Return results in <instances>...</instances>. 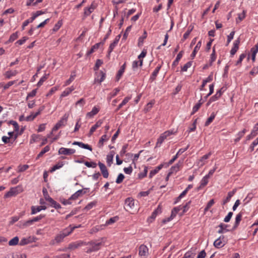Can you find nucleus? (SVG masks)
I'll return each instance as SVG.
<instances>
[{"label": "nucleus", "instance_id": "1", "mask_svg": "<svg viewBox=\"0 0 258 258\" xmlns=\"http://www.w3.org/2000/svg\"><path fill=\"white\" fill-rule=\"evenodd\" d=\"M74 229L75 227H71V226L64 229L56 235L55 238L51 241L50 244L51 245H54L56 243L62 242L63 238L70 235Z\"/></svg>", "mask_w": 258, "mask_h": 258}, {"label": "nucleus", "instance_id": "2", "mask_svg": "<svg viewBox=\"0 0 258 258\" xmlns=\"http://www.w3.org/2000/svg\"><path fill=\"white\" fill-rule=\"evenodd\" d=\"M177 133V131L169 130L165 131L163 133L161 134L159 138L157 140L156 147H160L164 141L168 137L172 135H175Z\"/></svg>", "mask_w": 258, "mask_h": 258}, {"label": "nucleus", "instance_id": "3", "mask_svg": "<svg viewBox=\"0 0 258 258\" xmlns=\"http://www.w3.org/2000/svg\"><path fill=\"white\" fill-rule=\"evenodd\" d=\"M124 208L127 211L133 210L135 208V201L132 198H128L125 200Z\"/></svg>", "mask_w": 258, "mask_h": 258}, {"label": "nucleus", "instance_id": "4", "mask_svg": "<svg viewBox=\"0 0 258 258\" xmlns=\"http://www.w3.org/2000/svg\"><path fill=\"white\" fill-rule=\"evenodd\" d=\"M87 243L85 241L79 240L72 242L68 245L67 249L74 250L84 245H86Z\"/></svg>", "mask_w": 258, "mask_h": 258}, {"label": "nucleus", "instance_id": "5", "mask_svg": "<svg viewBox=\"0 0 258 258\" xmlns=\"http://www.w3.org/2000/svg\"><path fill=\"white\" fill-rule=\"evenodd\" d=\"M90 245L91 246V247L88 248L86 250V252L90 253L93 251H95L100 249V246L102 245L101 242H98V243H93V242H89L87 243L86 245Z\"/></svg>", "mask_w": 258, "mask_h": 258}, {"label": "nucleus", "instance_id": "6", "mask_svg": "<svg viewBox=\"0 0 258 258\" xmlns=\"http://www.w3.org/2000/svg\"><path fill=\"white\" fill-rule=\"evenodd\" d=\"M139 254L141 258H147L149 254V249L146 245L143 244L139 247Z\"/></svg>", "mask_w": 258, "mask_h": 258}, {"label": "nucleus", "instance_id": "7", "mask_svg": "<svg viewBox=\"0 0 258 258\" xmlns=\"http://www.w3.org/2000/svg\"><path fill=\"white\" fill-rule=\"evenodd\" d=\"M45 107L44 106H41L38 109L37 112L35 113L32 112L30 114V115L27 116L26 117V121H32L37 116L39 115L41 112L44 109Z\"/></svg>", "mask_w": 258, "mask_h": 258}, {"label": "nucleus", "instance_id": "8", "mask_svg": "<svg viewBox=\"0 0 258 258\" xmlns=\"http://www.w3.org/2000/svg\"><path fill=\"white\" fill-rule=\"evenodd\" d=\"M20 192V191L19 190L18 187H12L8 192L6 193V194L4 196V198H8L11 197L15 196Z\"/></svg>", "mask_w": 258, "mask_h": 258}, {"label": "nucleus", "instance_id": "9", "mask_svg": "<svg viewBox=\"0 0 258 258\" xmlns=\"http://www.w3.org/2000/svg\"><path fill=\"white\" fill-rule=\"evenodd\" d=\"M182 161H179L177 164L172 166L168 173V176H170L171 174L174 173H176L177 171H178L182 167Z\"/></svg>", "mask_w": 258, "mask_h": 258}, {"label": "nucleus", "instance_id": "10", "mask_svg": "<svg viewBox=\"0 0 258 258\" xmlns=\"http://www.w3.org/2000/svg\"><path fill=\"white\" fill-rule=\"evenodd\" d=\"M76 150L74 149L66 148L63 147L60 148L58 150V154H62L65 155H70L75 153Z\"/></svg>", "mask_w": 258, "mask_h": 258}, {"label": "nucleus", "instance_id": "11", "mask_svg": "<svg viewBox=\"0 0 258 258\" xmlns=\"http://www.w3.org/2000/svg\"><path fill=\"white\" fill-rule=\"evenodd\" d=\"M98 166L103 177L105 178H107L108 177L109 173L106 166L101 162L98 163Z\"/></svg>", "mask_w": 258, "mask_h": 258}, {"label": "nucleus", "instance_id": "12", "mask_svg": "<svg viewBox=\"0 0 258 258\" xmlns=\"http://www.w3.org/2000/svg\"><path fill=\"white\" fill-rule=\"evenodd\" d=\"M224 236H220L219 238L217 239L214 242V245L217 248H220L223 247L225 242L224 240Z\"/></svg>", "mask_w": 258, "mask_h": 258}, {"label": "nucleus", "instance_id": "13", "mask_svg": "<svg viewBox=\"0 0 258 258\" xmlns=\"http://www.w3.org/2000/svg\"><path fill=\"white\" fill-rule=\"evenodd\" d=\"M103 123V121L102 120H99L96 123L91 127L89 133V137H90L93 133L95 131V130L100 127Z\"/></svg>", "mask_w": 258, "mask_h": 258}, {"label": "nucleus", "instance_id": "14", "mask_svg": "<svg viewBox=\"0 0 258 258\" xmlns=\"http://www.w3.org/2000/svg\"><path fill=\"white\" fill-rule=\"evenodd\" d=\"M18 72L17 70H8L5 72L4 74L5 77L9 79L11 78L12 77L15 76L18 74Z\"/></svg>", "mask_w": 258, "mask_h": 258}, {"label": "nucleus", "instance_id": "15", "mask_svg": "<svg viewBox=\"0 0 258 258\" xmlns=\"http://www.w3.org/2000/svg\"><path fill=\"white\" fill-rule=\"evenodd\" d=\"M100 110V108L94 106L90 112H89L86 114V117L88 118H92L95 115L98 113Z\"/></svg>", "mask_w": 258, "mask_h": 258}, {"label": "nucleus", "instance_id": "16", "mask_svg": "<svg viewBox=\"0 0 258 258\" xmlns=\"http://www.w3.org/2000/svg\"><path fill=\"white\" fill-rule=\"evenodd\" d=\"M221 95V91L220 90H218L214 96H212L210 98L209 100L207 103V105L209 106L211 102L216 101L219 98H220Z\"/></svg>", "mask_w": 258, "mask_h": 258}, {"label": "nucleus", "instance_id": "17", "mask_svg": "<svg viewBox=\"0 0 258 258\" xmlns=\"http://www.w3.org/2000/svg\"><path fill=\"white\" fill-rule=\"evenodd\" d=\"M211 153L210 152L207 154L204 155L198 161V165L200 167L203 166L206 163V160L208 159L209 157L211 156Z\"/></svg>", "mask_w": 258, "mask_h": 258}, {"label": "nucleus", "instance_id": "18", "mask_svg": "<svg viewBox=\"0 0 258 258\" xmlns=\"http://www.w3.org/2000/svg\"><path fill=\"white\" fill-rule=\"evenodd\" d=\"M239 43L240 40L239 39L235 40L233 43V47L232 48L230 51V54L231 55H233L235 54L238 49Z\"/></svg>", "mask_w": 258, "mask_h": 258}, {"label": "nucleus", "instance_id": "19", "mask_svg": "<svg viewBox=\"0 0 258 258\" xmlns=\"http://www.w3.org/2000/svg\"><path fill=\"white\" fill-rule=\"evenodd\" d=\"M46 209V207L45 206H32L31 207V214H35L37 212H39L42 210H45Z\"/></svg>", "mask_w": 258, "mask_h": 258}, {"label": "nucleus", "instance_id": "20", "mask_svg": "<svg viewBox=\"0 0 258 258\" xmlns=\"http://www.w3.org/2000/svg\"><path fill=\"white\" fill-rule=\"evenodd\" d=\"M105 77V74L102 71H100L98 76L94 80V83L98 82L101 83L104 80Z\"/></svg>", "mask_w": 258, "mask_h": 258}, {"label": "nucleus", "instance_id": "21", "mask_svg": "<svg viewBox=\"0 0 258 258\" xmlns=\"http://www.w3.org/2000/svg\"><path fill=\"white\" fill-rule=\"evenodd\" d=\"M75 89L73 86H71V87L67 88L65 89L61 93L60 96V98H63L68 96L71 92L74 91Z\"/></svg>", "mask_w": 258, "mask_h": 258}, {"label": "nucleus", "instance_id": "22", "mask_svg": "<svg viewBox=\"0 0 258 258\" xmlns=\"http://www.w3.org/2000/svg\"><path fill=\"white\" fill-rule=\"evenodd\" d=\"M33 238L31 237H27V238H23L21 240L19 244L20 245H26L27 244H29L30 243L33 242Z\"/></svg>", "mask_w": 258, "mask_h": 258}, {"label": "nucleus", "instance_id": "23", "mask_svg": "<svg viewBox=\"0 0 258 258\" xmlns=\"http://www.w3.org/2000/svg\"><path fill=\"white\" fill-rule=\"evenodd\" d=\"M73 145H78L81 148H84V149H88L90 151H92V148L88 144H85L82 142H74L73 143Z\"/></svg>", "mask_w": 258, "mask_h": 258}, {"label": "nucleus", "instance_id": "24", "mask_svg": "<svg viewBox=\"0 0 258 258\" xmlns=\"http://www.w3.org/2000/svg\"><path fill=\"white\" fill-rule=\"evenodd\" d=\"M236 192V189H234L232 191H231L228 193V196L227 198L223 200V205L226 204L227 203L229 202L231 198V197L235 194Z\"/></svg>", "mask_w": 258, "mask_h": 258}, {"label": "nucleus", "instance_id": "25", "mask_svg": "<svg viewBox=\"0 0 258 258\" xmlns=\"http://www.w3.org/2000/svg\"><path fill=\"white\" fill-rule=\"evenodd\" d=\"M64 165V163L63 161L58 162L57 164L54 165L50 169V171L53 172L57 169H60Z\"/></svg>", "mask_w": 258, "mask_h": 258}, {"label": "nucleus", "instance_id": "26", "mask_svg": "<svg viewBox=\"0 0 258 258\" xmlns=\"http://www.w3.org/2000/svg\"><path fill=\"white\" fill-rule=\"evenodd\" d=\"M109 139V137L106 135H103L100 139L98 146L99 148H101L103 146L104 142L107 141Z\"/></svg>", "mask_w": 258, "mask_h": 258}, {"label": "nucleus", "instance_id": "27", "mask_svg": "<svg viewBox=\"0 0 258 258\" xmlns=\"http://www.w3.org/2000/svg\"><path fill=\"white\" fill-rule=\"evenodd\" d=\"M163 166L162 164H161L156 167L154 170H151L149 173V177L152 178L154 175L158 173V171L162 168Z\"/></svg>", "mask_w": 258, "mask_h": 258}, {"label": "nucleus", "instance_id": "28", "mask_svg": "<svg viewBox=\"0 0 258 258\" xmlns=\"http://www.w3.org/2000/svg\"><path fill=\"white\" fill-rule=\"evenodd\" d=\"M69 117V114H65L60 119V120L57 122L61 126H64L67 122L68 118Z\"/></svg>", "mask_w": 258, "mask_h": 258}, {"label": "nucleus", "instance_id": "29", "mask_svg": "<svg viewBox=\"0 0 258 258\" xmlns=\"http://www.w3.org/2000/svg\"><path fill=\"white\" fill-rule=\"evenodd\" d=\"M114 152L112 151V152H110L109 153V154H108L107 155L106 162L109 166H110L112 162L113 157H114Z\"/></svg>", "mask_w": 258, "mask_h": 258}, {"label": "nucleus", "instance_id": "30", "mask_svg": "<svg viewBox=\"0 0 258 258\" xmlns=\"http://www.w3.org/2000/svg\"><path fill=\"white\" fill-rule=\"evenodd\" d=\"M202 45V42L201 41H200L198 42L196 46H195L194 50L193 52H192L191 54V57L193 58L196 56L197 52L199 51L200 49L201 46Z\"/></svg>", "mask_w": 258, "mask_h": 258}, {"label": "nucleus", "instance_id": "31", "mask_svg": "<svg viewBox=\"0 0 258 258\" xmlns=\"http://www.w3.org/2000/svg\"><path fill=\"white\" fill-rule=\"evenodd\" d=\"M125 64H123L121 66V67L120 69V70L118 71V73L117 74L116 77V80L117 81L120 79V78L122 76L123 73H124V70H125Z\"/></svg>", "mask_w": 258, "mask_h": 258}, {"label": "nucleus", "instance_id": "32", "mask_svg": "<svg viewBox=\"0 0 258 258\" xmlns=\"http://www.w3.org/2000/svg\"><path fill=\"white\" fill-rule=\"evenodd\" d=\"M246 15V11L243 10L242 13L238 14V17L236 19V23H239L242 21L245 18Z\"/></svg>", "mask_w": 258, "mask_h": 258}, {"label": "nucleus", "instance_id": "33", "mask_svg": "<svg viewBox=\"0 0 258 258\" xmlns=\"http://www.w3.org/2000/svg\"><path fill=\"white\" fill-rule=\"evenodd\" d=\"M192 187V184H189L188 185V186L186 188V189L184 190H183L180 194V195L178 196V197L177 198V200H179L181 198H182L186 194V193L187 192L188 190L189 189L191 188Z\"/></svg>", "mask_w": 258, "mask_h": 258}, {"label": "nucleus", "instance_id": "34", "mask_svg": "<svg viewBox=\"0 0 258 258\" xmlns=\"http://www.w3.org/2000/svg\"><path fill=\"white\" fill-rule=\"evenodd\" d=\"M183 51H181L179 52V53L177 54L176 58L175 60L173 62L172 66H176L178 63V62L179 60L181 59V58L182 56Z\"/></svg>", "mask_w": 258, "mask_h": 258}, {"label": "nucleus", "instance_id": "35", "mask_svg": "<svg viewBox=\"0 0 258 258\" xmlns=\"http://www.w3.org/2000/svg\"><path fill=\"white\" fill-rule=\"evenodd\" d=\"M227 225L221 223L219 226V229L218 231L219 233H224L228 230H227Z\"/></svg>", "mask_w": 258, "mask_h": 258}, {"label": "nucleus", "instance_id": "36", "mask_svg": "<svg viewBox=\"0 0 258 258\" xmlns=\"http://www.w3.org/2000/svg\"><path fill=\"white\" fill-rule=\"evenodd\" d=\"M160 68H161V66L157 67L155 69V70L154 71V72H153V73H152V75H151V76L150 77V80L152 81H154L155 79L157 74L159 73V71Z\"/></svg>", "mask_w": 258, "mask_h": 258}, {"label": "nucleus", "instance_id": "37", "mask_svg": "<svg viewBox=\"0 0 258 258\" xmlns=\"http://www.w3.org/2000/svg\"><path fill=\"white\" fill-rule=\"evenodd\" d=\"M95 9V7L92 5L89 8L84 10V15L86 16H89Z\"/></svg>", "mask_w": 258, "mask_h": 258}, {"label": "nucleus", "instance_id": "38", "mask_svg": "<svg viewBox=\"0 0 258 258\" xmlns=\"http://www.w3.org/2000/svg\"><path fill=\"white\" fill-rule=\"evenodd\" d=\"M246 132V130L245 129H243L242 131L239 132L237 134V137L234 140L235 142H238L240 139L244 135L245 133Z\"/></svg>", "mask_w": 258, "mask_h": 258}, {"label": "nucleus", "instance_id": "39", "mask_svg": "<svg viewBox=\"0 0 258 258\" xmlns=\"http://www.w3.org/2000/svg\"><path fill=\"white\" fill-rule=\"evenodd\" d=\"M195 255V252H193L192 250H189L184 254L183 258H194Z\"/></svg>", "mask_w": 258, "mask_h": 258}, {"label": "nucleus", "instance_id": "40", "mask_svg": "<svg viewBox=\"0 0 258 258\" xmlns=\"http://www.w3.org/2000/svg\"><path fill=\"white\" fill-rule=\"evenodd\" d=\"M147 33L146 31H144L143 35L139 38L138 45L142 46L143 44L144 40L146 38Z\"/></svg>", "mask_w": 258, "mask_h": 258}, {"label": "nucleus", "instance_id": "41", "mask_svg": "<svg viewBox=\"0 0 258 258\" xmlns=\"http://www.w3.org/2000/svg\"><path fill=\"white\" fill-rule=\"evenodd\" d=\"M83 192V190L82 189L79 190L77 191L75 194H74L70 198V200H76L81 195H82Z\"/></svg>", "mask_w": 258, "mask_h": 258}, {"label": "nucleus", "instance_id": "42", "mask_svg": "<svg viewBox=\"0 0 258 258\" xmlns=\"http://www.w3.org/2000/svg\"><path fill=\"white\" fill-rule=\"evenodd\" d=\"M49 150H50L49 146H46V147H45L44 148V149L38 154L36 159H37L39 158L40 157H41V156H42L44 153L48 152L49 151Z\"/></svg>", "mask_w": 258, "mask_h": 258}, {"label": "nucleus", "instance_id": "43", "mask_svg": "<svg viewBox=\"0 0 258 258\" xmlns=\"http://www.w3.org/2000/svg\"><path fill=\"white\" fill-rule=\"evenodd\" d=\"M147 53V51L144 50L142 51L141 54L138 56V58L140 59V66L142 67L143 65V60L142 59L145 57Z\"/></svg>", "mask_w": 258, "mask_h": 258}, {"label": "nucleus", "instance_id": "44", "mask_svg": "<svg viewBox=\"0 0 258 258\" xmlns=\"http://www.w3.org/2000/svg\"><path fill=\"white\" fill-rule=\"evenodd\" d=\"M19 242V238L16 236L10 240L9 242V244L10 246L16 245Z\"/></svg>", "mask_w": 258, "mask_h": 258}, {"label": "nucleus", "instance_id": "45", "mask_svg": "<svg viewBox=\"0 0 258 258\" xmlns=\"http://www.w3.org/2000/svg\"><path fill=\"white\" fill-rule=\"evenodd\" d=\"M215 116H216L215 113L214 112H213L211 114V116L208 118L207 120L205 122V125L206 126L209 125L210 124V123H211L213 121V120H214V119L215 117Z\"/></svg>", "mask_w": 258, "mask_h": 258}, {"label": "nucleus", "instance_id": "46", "mask_svg": "<svg viewBox=\"0 0 258 258\" xmlns=\"http://www.w3.org/2000/svg\"><path fill=\"white\" fill-rule=\"evenodd\" d=\"M76 77V74L75 73H72L70 78L67 80L64 83V86H67L69 85L74 79Z\"/></svg>", "mask_w": 258, "mask_h": 258}, {"label": "nucleus", "instance_id": "47", "mask_svg": "<svg viewBox=\"0 0 258 258\" xmlns=\"http://www.w3.org/2000/svg\"><path fill=\"white\" fill-rule=\"evenodd\" d=\"M242 218V214L241 213L238 214L235 218V222L234 227H236L239 224L240 221H241Z\"/></svg>", "mask_w": 258, "mask_h": 258}, {"label": "nucleus", "instance_id": "48", "mask_svg": "<svg viewBox=\"0 0 258 258\" xmlns=\"http://www.w3.org/2000/svg\"><path fill=\"white\" fill-rule=\"evenodd\" d=\"M216 58V50H215V46H214L213 47L212 53V54H211V57H210V63H212L213 62H214V61H215Z\"/></svg>", "mask_w": 258, "mask_h": 258}, {"label": "nucleus", "instance_id": "49", "mask_svg": "<svg viewBox=\"0 0 258 258\" xmlns=\"http://www.w3.org/2000/svg\"><path fill=\"white\" fill-rule=\"evenodd\" d=\"M147 172H148V168H147V167L145 166L143 171L141 172V173H140L139 174V175H138L139 177L140 178H143L145 177V176H146Z\"/></svg>", "mask_w": 258, "mask_h": 258}, {"label": "nucleus", "instance_id": "50", "mask_svg": "<svg viewBox=\"0 0 258 258\" xmlns=\"http://www.w3.org/2000/svg\"><path fill=\"white\" fill-rule=\"evenodd\" d=\"M212 80V77L209 76L206 79L203 80L202 85L201 86V90H202L203 88L205 86L207 83L210 82Z\"/></svg>", "mask_w": 258, "mask_h": 258}, {"label": "nucleus", "instance_id": "51", "mask_svg": "<svg viewBox=\"0 0 258 258\" xmlns=\"http://www.w3.org/2000/svg\"><path fill=\"white\" fill-rule=\"evenodd\" d=\"M192 65V61H190L185 63L182 68L181 71L183 72L187 71V69L189 68Z\"/></svg>", "mask_w": 258, "mask_h": 258}, {"label": "nucleus", "instance_id": "52", "mask_svg": "<svg viewBox=\"0 0 258 258\" xmlns=\"http://www.w3.org/2000/svg\"><path fill=\"white\" fill-rule=\"evenodd\" d=\"M215 202L213 199L211 200L207 205V206L204 209V212L206 213L208 210L214 204Z\"/></svg>", "mask_w": 258, "mask_h": 258}, {"label": "nucleus", "instance_id": "53", "mask_svg": "<svg viewBox=\"0 0 258 258\" xmlns=\"http://www.w3.org/2000/svg\"><path fill=\"white\" fill-rule=\"evenodd\" d=\"M100 45V43L95 44L94 46H92L91 49L87 52V54L88 55L91 54L92 53H93L95 49H97L99 48Z\"/></svg>", "mask_w": 258, "mask_h": 258}, {"label": "nucleus", "instance_id": "54", "mask_svg": "<svg viewBox=\"0 0 258 258\" xmlns=\"http://www.w3.org/2000/svg\"><path fill=\"white\" fill-rule=\"evenodd\" d=\"M49 74H45L44 76H43L39 80V81L37 83V86L38 87L41 86L43 83L48 78Z\"/></svg>", "mask_w": 258, "mask_h": 258}, {"label": "nucleus", "instance_id": "55", "mask_svg": "<svg viewBox=\"0 0 258 258\" xmlns=\"http://www.w3.org/2000/svg\"><path fill=\"white\" fill-rule=\"evenodd\" d=\"M28 168H29V166L28 165H20L18 167V171L19 172H23V171L26 170Z\"/></svg>", "mask_w": 258, "mask_h": 258}, {"label": "nucleus", "instance_id": "56", "mask_svg": "<svg viewBox=\"0 0 258 258\" xmlns=\"http://www.w3.org/2000/svg\"><path fill=\"white\" fill-rule=\"evenodd\" d=\"M209 178L208 176L205 175L201 180V185L202 186H205V185H206L208 182Z\"/></svg>", "mask_w": 258, "mask_h": 258}, {"label": "nucleus", "instance_id": "57", "mask_svg": "<svg viewBox=\"0 0 258 258\" xmlns=\"http://www.w3.org/2000/svg\"><path fill=\"white\" fill-rule=\"evenodd\" d=\"M84 164L88 167L95 168L97 164L94 162H85Z\"/></svg>", "mask_w": 258, "mask_h": 258}, {"label": "nucleus", "instance_id": "58", "mask_svg": "<svg viewBox=\"0 0 258 258\" xmlns=\"http://www.w3.org/2000/svg\"><path fill=\"white\" fill-rule=\"evenodd\" d=\"M161 208H159V207H158V208L153 212L150 218L153 219H154L155 218V217H156L157 214L158 213H161Z\"/></svg>", "mask_w": 258, "mask_h": 258}, {"label": "nucleus", "instance_id": "59", "mask_svg": "<svg viewBox=\"0 0 258 258\" xmlns=\"http://www.w3.org/2000/svg\"><path fill=\"white\" fill-rule=\"evenodd\" d=\"M103 63V61L101 59H97L96 60L95 67H94V70L97 71L98 70L99 68L102 65Z\"/></svg>", "mask_w": 258, "mask_h": 258}, {"label": "nucleus", "instance_id": "60", "mask_svg": "<svg viewBox=\"0 0 258 258\" xmlns=\"http://www.w3.org/2000/svg\"><path fill=\"white\" fill-rule=\"evenodd\" d=\"M117 219H118V218L116 217L111 218L106 222L105 224L107 225L112 224V223L116 222Z\"/></svg>", "mask_w": 258, "mask_h": 258}, {"label": "nucleus", "instance_id": "61", "mask_svg": "<svg viewBox=\"0 0 258 258\" xmlns=\"http://www.w3.org/2000/svg\"><path fill=\"white\" fill-rule=\"evenodd\" d=\"M62 22L61 21H59L54 26L52 30L54 32L57 31L61 26Z\"/></svg>", "mask_w": 258, "mask_h": 258}, {"label": "nucleus", "instance_id": "62", "mask_svg": "<svg viewBox=\"0 0 258 258\" xmlns=\"http://www.w3.org/2000/svg\"><path fill=\"white\" fill-rule=\"evenodd\" d=\"M96 202H91L85 207V209H86L87 210H89L91 209L92 208H93L96 205Z\"/></svg>", "mask_w": 258, "mask_h": 258}, {"label": "nucleus", "instance_id": "63", "mask_svg": "<svg viewBox=\"0 0 258 258\" xmlns=\"http://www.w3.org/2000/svg\"><path fill=\"white\" fill-rule=\"evenodd\" d=\"M124 178V176L123 174L122 173H120L118 175V176L116 180V182L117 183H121L123 181Z\"/></svg>", "mask_w": 258, "mask_h": 258}, {"label": "nucleus", "instance_id": "64", "mask_svg": "<svg viewBox=\"0 0 258 258\" xmlns=\"http://www.w3.org/2000/svg\"><path fill=\"white\" fill-rule=\"evenodd\" d=\"M233 215V213L231 212H230L228 213V215L225 217L224 219V221L225 222H229Z\"/></svg>", "mask_w": 258, "mask_h": 258}]
</instances>
